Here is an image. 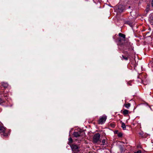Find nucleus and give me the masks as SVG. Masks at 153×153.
<instances>
[{
  "instance_id": "4be33fe9",
  "label": "nucleus",
  "mask_w": 153,
  "mask_h": 153,
  "mask_svg": "<svg viewBox=\"0 0 153 153\" xmlns=\"http://www.w3.org/2000/svg\"><path fill=\"white\" fill-rule=\"evenodd\" d=\"M141 151L140 150H139L137 151V152H134V153H141Z\"/></svg>"
},
{
  "instance_id": "f3484780",
  "label": "nucleus",
  "mask_w": 153,
  "mask_h": 153,
  "mask_svg": "<svg viewBox=\"0 0 153 153\" xmlns=\"http://www.w3.org/2000/svg\"><path fill=\"white\" fill-rule=\"evenodd\" d=\"M110 126L112 128H114L115 126V125L113 123H111L110 124Z\"/></svg>"
},
{
  "instance_id": "393cba45",
  "label": "nucleus",
  "mask_w": 153,
  "mask_h": 153,
  "mask_svg": "<svg viewBox=\"0 0 153 153\" xmlns=\"http://www.w3.org/2000/svg\"><path fill=\"white\" fill-rule=\"evenodd\" d=\"M4 97H7V94H4Z\"/></svg>"
},
{
  "instance_id": "4468645a",
  "label": "nucleus",
  "mask_w": 153,
  "mask_h": 153,
  "mask_svg": "<svg viewBox=\"0 0 153 153\" xmlns=\"http://www.w3.org/2000/svg\"><path fill=\"white\" fill-rule=\"evenodd\" d=\"M2 85L5 88H7L8 87V85L6 83H3L2 84Z\"/></svg>"
},
{
  "instance_id": "6e6552de",
  "label": "nucleus",
  "mask_w": 153,
  "mask_h": 153,
  "mask_svg": "<svg viewBox=\"0 0 153 153\" xmlns=\"http://www.w3.org/2000/svg\"><path fill=\"white\" fill-rule=\"evenodd\" d=\"M125 6L124 5L122 4H120L118 5V11L120 13H122L125 10Z\"/></svg>"
},
{
  "instance_id": "6ab92c4d",
  "label": "nucleus",
  "mask_w": 153,
  "mask_h": 153,
  "mask_svg": "<svg viewBox=\"0 0 153 153\" xmlns=\"http://www.w3.org/2000/svg\"><path fill=\"white\" fill-rule=\"evenodd\" d=\"M126 24L128 25H131V23L129 21H127L126 22Z\"/></svg>"
},
{
  "instance_id": "0eeeda50",
  "label": "nucleus",
  "mask_w": 153,
  "mask_h": 153,
  "mask_svg": "<svg viewBox=\"0 0 153 153\" xmlns=\"http://www.w3.org/2000/svg\"><path fill=\"white\" fill-rule=\"evenodd\" d=\"M106 119L107 117L105 115H104L102 117H100L97 121V123L99 124H103L105 123Z\"/></svg>"
},
{
  "instance_id": "2eb2a0df",
  "label": "nucleus",
  "mask_w": 153,
  "mask_h": 153,
  "mask_svg": "<svg viewBox=\"0 0 153 153\" xmlns=\"http://www.w3.org/2000/svg\"><path fill=\"white\" fill-rule=\"evenodd\" d=\"M117 135L119 137H121L123 136V134L121 132H119V133H118V134Z\"/></svg>"
},
{
  "instance_id": "f257e3e1",
  "label": "nucleus",
  "mask_w": 153,
  "mask_h": 153,
  "mask_svg": "<svg viewBox=\"0 0 153 153\" xmlns=\"http://www.w3.org/2000/svg\"><path fill=\"white\" fill-rule=\"evenodd\" d=\"M119 38L116 39L118 42V44L124 47V51L126 50V48L128 47V49H131V46H132V43L130 42L127 38H126V35L124 34L119 33L118 34Z\"/></svg>"
},
{
  "instance_id": "423d86ee",
  "label": "nucleus",
  "mask_w": 153,
  "mask_h": 153,
  "mask_svg": "<svg viewBox=\"0 0 153 153\" xmlns=\"http://www.w3.org/2000/svg\"><path fill=\"white\" fill-rule=\"evenodd\" d=\"M100 135L99 133H96L95 134L93 137V142L94 143H97L98 142H101L100 140Z\"/></svg>"
},
{
  "instance_id": "9d476101",
  "label": "nucleus",
  "mask_w": 153,
  "mask_h": 153,
  "mask_svg": "<svg viewBox=\"0 0 153 153\" xmlns=\"http://www.w3.org/2000/svg\"><path fill=\"white\" fill-rule=\"evenodd\" d=\"M120 123H121V127L123 128V129L124 130H126V125L125 124L122 122V121H120Z\"/></svg>"
},
{
  "instance_id": "ddd939ff",
  "label": "nucleus",
  "mask_w": 153,
  "mask_h": 153,
  "mask_svg": "<svg viewBox=\"0 0 153 153\" xmlns=\"http://www.w3.org/2000/svg\"><path fill=\"white\" fill-rule=\"evenodd\" d=\"M68 140H69V142H68V144L69 145H70V143H71L73 142V141L72 138L71 137H70L68 138Z\"/></svg>"
},
{
  "instance_id": "20e7f679",
  "label": "nucleus",
  "mask_w": 153,
  "mask_h": 153,
  "mask_svg": "<svg viewBox=\"0 0 153 153\" xmlns=\"http://www.w3.org/2000/svg\"><path fill=\"white\" fill-rule=\"evenodd\" d=\"M85 133L83 130L79 129L78 130L75 131L73 132V136L74 137H77L83 135Z\"/></svg>"
},
{
  "instance_id": "a211bd4d",
  "label": "nucleus",
  "mask_w": 153,
  "mask_h": 153,
  "mask_svg": "<svg viewBox=\"0 0 153 153\" xmlns=\"http://www.w3.org/2000/svg\"><path fill=\"white\" fill-rule=\"evenodd\" d=\"M102 145H104L105 144V139H103L102 140Z\"/></svg>"
},
{
  "instance_id": "9b49d317",
  "label": "nucleus",
  "mask_w": 153,
  "mask_h": 153,
  "mask_svg": "<svg viewBox=\"0 0 153 153\" xmlns=\"http://www.w3.org/2000/svg\"><path fill=\"white\" fill-rule=\"evenodd\" d=\"M128 110L127 109H124L123 111V113L124 115H126L128 114Z\"/></svg>"
},
{
  "instance_id": "dca6fc26",
  "label": "nucleus",
  "mask_w": 153,
  "mask_h": 153,
  "mask_svg": "<svg viewBox=\"0 0 153 153\" xmlns=\"http://www.w3.org/2000/svg\"><path fill=\"white\" fill-rule=\"evenodd\" d=\"M132 81H129L128 82H127V84L128 85L131 86L132 85Z\"/></svg>"
},
{
  "instance_id": "5701e85b",
  "label": "nucleus",
  "mask_w": 153,
  "mask_h": 153,
  "mask_svg": "<svg viewBox=\"0 0 153 153\" xmlns=\"http://www.w3.org/2000/svg\"><path fill=\"white\" fill-rule=\"evenodd\" d=\"M145 104H146L150 108V109H151V110H152V108L150 107V105H149L147 103V102H145Z\"/></svg>"
},
{
  "instance_id": "412c9836",
  "label": "nucleus",
  "mask_w": 153,
  "mask_h": 153,
  "mask_svg": "<svg viewBox=\"0 0 153 153\" xmlns=\"http://www.w3.org/2000/svg\"><path fill=\"white\" fill-rule=\"evenodd\" d=\"M114 133L115 134H118V131L116 130L114 131Z\"/></svg>"
},
{
  "instance_id": "1a4fd4ad",
  "label": "nucleus",
  "mask_w": 153,
  "mask_h": 153,
  "mask_svg": "<svg viewBox=\"0 0 153 153\" xmlns=\"http://www.w3.org/2000/svg\"><path fill=\"white\" fill-rule=\"evenodd\" d=\"M121 153H124L125 152V148L124 145H120L119 146Z\"/></svg>"
},
{
  "instance_id": "f8f14e48",
  "label": "nucleus",
  "mask_w": 153,
  "mask_h": 153,
  "mask_svg": "<svg viewBox=\"0 0 153 153\" xmlns=\"http://www.w3.org/2000/svg\"><path fill=\"white\" fill-rule=\"evenodd\" d=\"M124 106L127 108L128 109L131 106V104L130 103H125L124 105Z\"/></svg>"
},
{
  "instance_id": "b1692460",
  "label": "nucleus",
  "mask_w": 153,
  "mask_h": 153,
  "mask_svg": "<svg viewBox=\"0 0 153 153\" xmlns=\"http://www.w3.org/2000/svg\"><path fill=\"white\" fill-rule=\"evenodd\" d=\"M151 4L152 6L153 7V0H152L151 1Z\"/></svg>"
},
{
  "instance_id": "39448f33",
  "label": "nucleus",
  "mask_w": 153,
  "mask_h": 153,
  "mask_svg": "<svg viewBox=\"0 0 153 153\" xmlns=\"http://www.w3.org/2000/svg\"><path fill=\"white\" fill-rule=\"evenodd\" d=\"M70 146L73 151L72 153H78L79 152V147L77 145L73 143Z\"/></svg>"
},
{
  "instance_id": "a878e982",
  "label": "nucleus",
  "mask_w": 153,
  "mask_h": 153,
  "mask_svg": "<svg viewBox=\"0 0 153 153\" xmlns=\"http://www.w3.org/2000/svg\"><path fill=\"white\" fill-rule=\"evenodd\" d=\"M131 8V7L130 6H129L128 7V8Z\"/></svg>"
},
{
  "instance_id": "aec40b11",
  "label": "nucleus",
  "mask_w": 153,
  "mask_h": 153,
  "mask_svg": "<svg viewBox=\"0 0 153 153\" xmlns=\"http://www.w3.org/2000/svg\"><path fill=\"white\" fill-rule=\"evenodd\" d=\"M0 102L2 103L4 102V100L2 99V98H0Z\"/></svg>"
},
{
  "instance_id": "7ed1b4c3",
  "label": "nucleus",
  "mask_w": 153,
  "mask_h": 153,
  "mask_svg": "<svg viewBox=\"0 0 153 153\" xmlns=\"http://www.w3.org/2000/svg\"><path fill=\"white\" fill-rule=\"evenodd\" d=\"M6 128L0 125V133L2 137H6L10 135L9 132H6Z\"/></svg>"
},
{
  "instance_id": "f03ea898",
  "label": "nucleus",
  "mask_w": 153,
  "mask_h": 153,
  "mask_svg": "<svg viewBox=\"0 0 153 153\" xmlns=\"http://www.w3.org/2000/svg\"><path fill=\"white\" fill-rule=\"evenodd\" d=\"M131 49H128V47L126 48V50H125V51H124V47H123V53L125 54V55H122L123 57V59H122V60L123 59L125 60H128L129 56H131V52L134 50V47L133 46H131Z\"/></svg>"
}]
</instances>
